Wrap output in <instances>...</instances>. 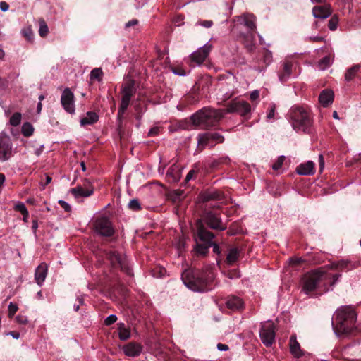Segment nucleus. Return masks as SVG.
<instances>
[{"mask_svg":"<svg viewBox=\"0 0 361 361\" xmlns=\"http://www.w3.org/2000/svg\"><path fill=\"white\" fill-rule=\"evenodd\" d=\"M15 210L20 212L21 214L25 213L26 214V211L27 209L26 208L25 204L21 202H18L14 206Z\"/></svg>","mask_w":361,"mask_h":361,"instance_id":"nucleus-43","label":"nucleus"},{"mask_svg":"<svg viewBox=\"0 0 361 361\" xmlns=\"http://www.w3.org/2000/svg\"><path fill=\"white\" fill-rule=\"evenodd\" d=\"M224 197V194L219 190H210L205 192L203 195V200L209 201L212 200H221Z\"/></svg>","mask_w":361,"mask_h":361,"instance_id":"nucleus-30","label":"nucleus"},{"mask_svg":"<svg viewBox=\"0 0 361 361\" xmlns=\"http://www.w3.org/2000/svg\"><path fill=\"white\" fill-rule=\"evenodd\" d=\"M118 337L121 341H126L130 337V331L128 327L123 323L118 324Z\"/></svg>","mask_w":361,"mask_h":361,"instance_id":"nucleus-29","label":"nucleus"},{"mask_svg":"<svg viewBox=\"0 0 361 361\" xmlns=\"http://www.w3.org/2000/svg\"><path fill=\"white\" fill-rule=\"evenodd\" d=\"M48 271V266L46 263H41L35 269V280L41 286L44 282Z\"/></svg>","mask_w":361,"mask_h":361,"instance_id":"nucleus-18","label":"nucleus"},{"mask_svg":"<svg viewBox=\"0 0 361 361\" xmlns=\"http://www.w3.org/2000/svg\"><path fill=\"white\" fill-rule=\"evenodd\" d=\"M255 20V17L252 14H243L242 16H237L235 19V21L244 25L251 30L256 28Z\"/></svg>","mask_w":361,"mask_h":361,"instance_id":"nucleus-17","label":"nucleus"},{"mask_svg":"<svg viewBox=\"0 0 361 361\" xmlns=\"http://www.w3.org/2000/svg\"><path fill=\"white\" fill-rule=\"evenodd\" d=\"M42 109V104L40 102H39L37 104V111L38 114H40Z\"/></svg>","mask_w":361,"mask_h":361,"instance_id":"nucleus-63","label":"nucleus"},{"mask_svg":"<svg viewBox=\"0 0 361 361\" xmlns=\"http://www.w3.org/2000/svg\"><path fill=\"white\" fill-rule=\"evenodd\" d=\"M106 257L112 267L121 268L128 275L132 274V270L127 262L126 257L122 256L116 251H110L106 254Z\"/></svg>","mask_w":361,"mask_h":361,"instance_id":"nucleus-8","label":"nucleus"},{"mask_svg":"<svg viewBox=\"0 0 361 361\" xmlns=\"http://www.w3.org/2000/svg\"><path fill=\"white\" fill-rule=\"evenodd\" d=\"M212 45L207 42L196 51H194L190 55L192 62L196 65H200L202 63L208 56L210 51L212 50Z\"/></svg>","mask_w":361,"mask_h":361,"instance_id":"nucleus-13","label":"nucleus"},{"mask_svg":"<svg viewBox=\"0 0 361 361\" xmlns=\"http://www.w3.org/2000/svg\"><path fill=\"white\" fill-rule=\"evenodd\" d=\"M132 97V95L122 93L121 102L118 112V116H121L125 113L128 107Z\"/></svg>","mask_w":361,"mask_h":361,"instance_id":"nucleus-28","label":"nucleus"},{"mask_svg":"<svg viewBox=\"0 0 361 361\" xmlns=\"http://www.w3.org/2000/svg\"><path fill=\"white\" fill-rule=\"evenodd\" d=\"M13 157V145L8 136L0 137V161L4 162Z\"/></svg>","mask_w":361,"mask_h":361,"instance_id":"nucleus-10","label":"nucleus"},{"mask_svg":"<svg viewBox=\"0 0 361 361\" xmlns=\"http://www.w3.org/2000/svg\"><path fill=\"white\" fill-rule=\"evenodd\" d=\"M360 65H354L351 68L347 70L345 74V79L346 81L352 80L356 75L357 73L360 70Z\"/></svg>","mask_w":361,"mask_h":361,"instance_id":"nucleus-34","label":"nucleus"},{"mask_svg":"<svg viewBox=\"0 0 361 361\" xmlns=\"http://www.w3.org/2000/svg\"><path fill=\"white\" fill-rule=\"evenodd\" d=\"M292 126L296 131H308L312 125V118L303 106H293L290 111Z\"/></svg>","mask_w":361,"mask_h":361,"instance_id":"nucleus-5","label":"nucleus"},{"mask_svg":"<svg viewBox=\"0 0 361 361\" xmlns=\"http://www.w3.org/2000/svg\"><path fill=\"white\" fill-rule=\"evenodd\" d=\"M181 278L189 289L196 292H204L210 289L209 285L214 279V274L211 269L202 272L185 270Z\"/></svg>","mask_w":361,"mask_h":361,"instance_id":"nucleus-4","label":"nucleus"},{"mask_svg":"<svg viewBox=\"0 0 361 361\" xmlns=\"http://www.w3.org/2000/svg\"><path fill=\"white\" fill-rule=\"evenodd\" d=\"M338 18L337 16H334L329 20L328 26L331 30H336V28L338 27Z\"/></svg>","mask_w":361,"mask_h":361,"instance_id":"nucleus-41","label":"nucleus"},{"mask_svg":"<svg viewBox=\"0 0 361 361\" xmlns=\"http://www.w3.org/2000/svg\"><path fill=\"white\" fill-rule=\"evenodd\" d=\"M99 119L98 115L93 111H88L86 116L80 119L81 126L92 125Z\"/></svg>","mask_w":361,"mask_h":361,"instance_id":"nucleus-27","label":"nucleus"},{"mask_svg":"<svg viewBox=\"0 0 361 361\" xmlns=\"http://www.w3.org/2000/svg\"><path fill=\"white\" fill-rule=\"evenodd\" d=\"M121 92L133 96L135 92L134 81L129 80L126 82L123 86Z\"/></svg>","mask_w":361,"mask_h":361,"instance_id":"nucleus-33","label":"nucleus"},{"mask_svg":"<svg viewBox=\"0 0 361 361\" xmlns=\"http://www.w3.org/2000/svg\"><path fill=\"white\" fill-rule=\"evenodd\" d=\"M142 349L143 348L141 344L135 342H130L123 348L125 355L133 357L139 356L142 352Z\"/></svg>","mask_w":361,"mask_h":361,"instance_id":"nucleus-15","label":"nucleus"},{"mask_svg":"<svg viewBox=\"0 0 361 361\" xmlns=\"http://www.w3.org/2000/svg\"><path fill=\"white\" fill-rule=\"evenodd\" d=\"M9 8V5L6 1H1L0 2V9L2 11H6Z\"/></svg>","mask_w":361,"mask_h":361,"instance_id":"nucleus-55","label":"nucleus"},{"mask_svg":"<svg viewBox=\"0 0 361 361\" xmlns=\"http://www.w3.org/2000/svg\"><path fill=\"white\" fill-rule=\"evenodd\" d=\"M301 259H290V262L293 264H298L300 262Z\"/></svg>","mask_w":361,"mask_h":361,"instance_id":"nucleus-64","label":"nucleus"},{"mask_svg":"<svg viewBox=\"0 0 361 361\" xmlns=\"http://www.w3.org/2000/svg\"><path fill=\"white\" fill-rule=\"evenodd\" d=\"M197 173V170L195 169H191L187 174L186 177H185V181H189Z\"/></svg>","mask_w":361,"mask_h":361,"instance_id":"nucleus-52","label":"nucleus"},{"mask_svg":"<svg viewBox=\"0 0 361 361\" xmlns=\"http://www.w3.org/2000/svg\"><path fill=\"white\" fill-rule=\"evenodd\" d=\"M319 162L320 171H322V169L324 167V160L323 156L321 154L319 156Z\"/></svg>","mask_w":361,"mask_h":361,"instance_id":"nucleus-58","label":"nucleus"},{"mask_svg":"<svg viewBox=\"0 0 361 361\" xmlns=\"http://www.w3.org/2000/svg\"><path fill=\"white\" fill-rule=\"evenodd\" d=\"M259 91L257 90H255L250 94V99L252 102H255L259 100Z\"/></svg>","mask_w":361,"mask_h":361,"instance_id":"nucleus-47","label":"nucleus"},{"mask_svg":"<svg viewBox=\"0 0 361 361\" xmlns=\"http://www.w3.org/2000/svg\"><path fill=\"white\" fill-rule=\"evenodd\" d=\"M212 133H205L198 135V147L202 150L206 146H213L214 143L212 140Z\"/></svg>","mask_w":361,"mask_h":361,"instance_id":"nucleus-26","label":"nucleus"},{"mask_svg":"<svg viewBox=\"0 0 361 361\" xmlns=\"http://www.w3.org/2000/svg\"><path fill=\"white\" fill-rule=\"evenodd\" d=\"M244 44L249 51H252L255 48V37L252 33L247 34L244 38Z\"/></svg>","mask_w":361,"mask_h":361,"instance_id":"nucleus-31","label":"nucleus"},{"mask_svg":"<svg viewBox=\"0 0 361 361\" xmlns=\"http://www.w3.org/2000/svg\"><path fill=\"white\" fill-rule=\"evenodd\" d=\"M197 235L199 239L204 243L197 244L195 247V252L197 254L204 256L208 252V249L212 247V240L214 235L202 225H200L198 227Z\"/></svg>","mask_w":361,"mask_h":361,"instance_id":"nucleus-6","label":"nucleus"},{"mask_svg":"<svg viewBox=\"0 0 361 361\" xmlns=\"http://www.w3.org/2000/svg\"><path fill=\"white\" fill-rule=\"evenodd\" d=\"M128 207L133 211H139L141 209V205L137 199H133L128 203Z\"/></svg>","mask_w":361,"mask_h":361,"instance_id":"nucleus-40","label":"nucleus"},{"mask_svg":"<svg viewBox=\"0 0 361 361\" xmlns=\"http://www.w3.org/2000/svg\"><path fill=\"white\" fill-rule=\"evenodd\" d=\"M341 277V274L331 275L326 269L319 268L305 274L301 279L302 291L306 295L313 294L317 289L329 290L327 283L333 287Z\"/></svg>","mask_w":361,"mask_h":361,"instance_id":"nucleus-2","label":"nucleus"},{"mask_svg":"<svg viewBox=\"0 0 361 361\" xmlns=\"http://www.w3.org/2000/svg\"><path fill=\"white\" fill-rule=\"evenodd\" d=\"M284 160H285L284 156H280L279 157H278L277 160L272 165V169L275 171L279 170L282 166V165L284 162Z\"/></svg>","mask_w":361,"mask_h":361,"instance_id":"nucleus-42","label":"nucleus"},{"mask_svg":"<svg viewBox=\"0 0 361 361\" xmlns=\"http://www.w3.org/2000/svg\"><path fill=\"white\" fill-rule=\"evenodd\" d=\"M71 192L77 197H87L92 195L94 192V189L92 187L84 188L82 186H77L71 190Z\"/></svg>","mask_w":361,"mask_h":361,"instance_id":"nucleus-25","label":"nucleus"},{"mask_svg":"<svg viewBox=\"0 0 361 361\" xmlns=\"http://www.w3.org/2000/svg\"><path fill=\"white\" fill-rule=\"evenodd\" d=\"M312 14L316 18L325 19L331 14V8L329 4L314 6Z\"/></svg>","mask_w":361,"mask_h":361,"instance_id":"nucleus-16","label":"nucleus"},{"mask_svg":"<svg viewBox=\"0 0 361 361\" xmlns=\"http://www.w3.org/2000/svg\"><path fill=\"white\" fill-rule=\"evenodd\" d=\"M117 320V317L116 314H110L104 320V324L106 326H110L114 324Z\"/></svg>","mask_w":361,"mask_h":361,"instance_id":"nucleus-46","label":"nucleus"},{"mask_svg":"<svg viewBox=\"0 0 361 361\" xmlns=\"http://www.w3.org/2000/svg\"><path fill=\"white\" fill-rule=\"evenodd\" d=\"M296 172L302 176H310L314 173V164L312 161L300 164L296 169Z\"/></svg>","mask_w":361,"mask_h":361,"instance_id":"nucleus-21","label":"nucleus"},{"mask_svg":"<svg viewBox=\"0 0 361 361\" xmlns=\"http://www.w3.org/2000/svg\"><path fill=\"white\" fill-rule=\"evenodd\" d=\"M94 229L97 234L104 237H111L115 233L111 221L106 216H99L96 219Z\"/></svg>","mask_w":361,"mask_h":361,"instance_id":"nucleus-7","label":"nucleus"},{"mask_svg":"<svg viewBox=\"0 0 361 361\" xmlns=\"http://www.w3.org/2000/svg\"><path fill=\"white\" fill-rule=\"evenodd\" d=\"M23 214V221L24 222H27V219H28V217H29V212L28 210L26 211V214L25 213L22 214Z\"/></svg>","mask_w":361,"mask_h":361,"instance_id":"nucleus-61","label":"nucleus"},{"mask_svg":"<svg viewBox=\"0 0 361 361\" xmlns=\"http://www.w3.org/2000/svg\"><path fill=\"white\" fill-rule=\"evenodd\" d=\"M334 94L331 90H323L319 97V103L324 106L326 107L332 104L334 101Z\"/></svg>","mask_w":361,"mask_h":361,"instance_id":"nucleus-23","label":"nucleus"},{"mask_svg":"<svg viewBox=\"0 0 361 361\" xmlns=\"http://www.w3.org/2000/svg\"><path fill=\"white\" fill-rule=\"evenodd\" d=\"M205 221L207 225L213 229L219 231H224L226 229V226L222 223L220 217L212 212L207 214Z\"/></svg>","mask_w":361,"mask_h":361,"instance_id":"nucleus-14","label":"nucleus"},{"mask_svg":"<svg viewBox=\"0 0 361 361\" xmlns=\"http://www.w3.org/2000/svg\"><path fill=\"white\" fill-rule=\"evenodd\" d=\"M181 177V170L179 166L173 164L168 170L166 178L169 183L178 182Z\"/></svg>","mask_w":361,"mask_h":361,"instance_id":"nucleus-20","label":"nucleus"},{"mask_svg":"<svg viewBox=\"0 0 361 361\" xmlns=\"http://www.w3.org/2000/svg\"><path fill=\"white\" fill-rule=\"evenodd\" d=\"M225 113H235L245 118H249L252 113L250 104L244 100L235 99L229 102L226 110L204 108L191 116L195 126L207 128L214 126Z\"/></svg>","mask_w":361,"mask_h":361,"instance_id":"nucleus-1","label":"nucleus"},{"mask_svg":"<svg viewBox=\"0 0 361 361\" xmlns=\"http://www.w3.org/2000/svg\"><path fill=\"white\" fill-rule=\"evenodd\" d=\"M173 72L176 75H180V76H184L186 75V72L183 69H180V68L173 69Z\"/></svg>","mask_w":361,"mask_h":361,"instance_id":"nucleus-56","label":"nucleus"},{"mask_svg":"<svg viewBox=\"0 0 361 361\" xmlns=\"http://www.w3.org/2000/svg\"><path fill=\"white\" fill-rule=\"evenodd\" d=\"M7 335L12 336V337L15 339H18L20 337V334L18 332H15V331H11V332L8 333Z\"/></svg>","mask_w":361,"mask_h":361,"instance_id":"nucleus-59","label":"nucleus"},{"mask_svg":"<svg viewBox=\"0 0 361 361\" xmlns=\"http://www.w3.org/2000/svg\"><path fill=\"white\" fill-rule=\"evenodd\" d=\"M235 94V92L234 90L232 91H228L224 93L223 95L224 99L227 100L230 99L232 96H233Z\"/></svg>","mask_w":361,"mask_h":361,"instance_id":"nucleus-54","label":"nucleus"},{"mask_svg":"<svg viewBox=\"0 0 361 361\" xmlns=\"http://www.w3.org/2000/svg\"><path fill=\"white\" fill-rule=\"evenodd\" d=\"M238 257L239 250L237 248H232L227 255L226 261L228 264H232L238 260Z\"/></svg>","mask_w":361,"mask_h":361,"instance_id":"nucleus-35","label":"nucleus"},{"mask_svg":"<svg viewBox=\"0 0 361 361\" xmlns=\"http://www.w3.org/2000/svg\"><path fill=\"white\" fill-rule=\"evenodd\" d=\"M138 24V20L137 19H133L131 20H129L125 24V28L128 29L130 27L135 26Z\"/></svg>","mask_w":361,"mask_h":361,"instance_id":"nucleus-53","label":"nucleus"},{"mask_svg":"<svg viewBox=\"0 0 361 361\" xmlns=\"http://www.w3.org/2000/svg\"><path fill=\"white\" fill-rule=\"evenodd\" d=\"M73 92L68 87L65 88L61 97V104L64 110L71 114L75 113V99Z\"/></svg>","mask_w":361,"mask_h":361,"instance_id":"nucleus-11","label":"nucleus"},{"mask_svg":"<svg viewBox=\"0 0 361 361\" xmlns=\"http://www.w3.org/2000/svg\"><path fill=\"white\" fill-rule=\"evenodd\" d=\"M275 326L271 321H267L262 324L259 335L264 345H271L275 340Z\"/></svg>","mask_w":361,"mask_h":361,"instance_id":"nucleus-9","label":"nucleus"},{"mask_svg":"<svg viewBox=\"0 0 361 361\" xmlns=\"http://www.w3.org/2000/svg\"><path fill=\"white\" fill-rule=\"evenodd\" d=\"M58 202H59V204H60V206H61L63 209H64V210H65L66 212H69V211L71 210V206H70V204H69L68 202H66V201L62 200H59Z\"/></svg>","mask_w":361,"mask_h":361,"instance_id":"nucleus-51","label":"nucleus"},{"mask_svg":"<svg viewBox=\"0 0 361 361\" xmlns=\"http://www.w3.org/2000/svg\"><path fill=\"white\" fill-rule=\"evenodd\" d=\"M275 110H276V105L271 104L269 109V112L267 113V118L268 119H271L274 117Z\"/></svg>","mask_w":361,"mask_h":361,"instance_id":"nucleus-48","label":"nucleus"},{"mask_svg":"<svg viewBox=\"0 0 361 361\" xmlns=\"http://www.w3.org/2000/svg\"><path fill=\"white\" fill-rule=\"evenodd\" d=\"M45 179H46L45 180V183L43 185V188H44L45 185H48L51 181V178L49 176H46V178Z\"/></svg>","mask_w":361,"mask_h":361,"instance_id":"nucleus-62","label":"nucleus"},{"mask_svg":"<svg viewBox=\"0 0 361 361\" xmlns=\"http://www.w3.org/2000/svg\"><path fill=\"white\" fill-rule=\"evenodd\" d=\"M183 191L181 190L174 191L171 195L173 201L176 202L180 200Z\"/></svg>","mask_w":361,"mask_h":361,"instance_id":"nucleus-49","label":"nucleus"},{"mask_svg":"<svg viewBox=\"0 0 361 361\" xmlns=\"http://www.w3.org/2000/svg\"><path fill=\"white\" fill-rule=\"evenodd\" d=\"M290 349L291 354L297 358L303 355V352L300 348V343L297 341L295 335H292L290 338Z\"/></svg>","mask_w":361,"mask_h":361,"instance_id":"nucleus-24","label":"nucleus"},{"mask_svg":"<svg viewBox=\"0 0 361 361\" xmlns=\"http://www.w3.org/2000/svg\"><path fill=\"white\" fill-rule=\"evenodd\" d=\"M21 131L23 135L29 137L32 135L34 128L30 123L26 122L23 125Z\"/></svg>","mask_w":361,"mask_h":361,"instance_id":"nucleus-37","label":"nucleus"},{"mask_svg":"<svg viewBox=\"0 0 361 361\" xmlns=\"http://www.w3.org/2000/svg\"><path fill=\"white\" fill-rule=\"evenodd\" d=\"M217 348L220 351H226L228 349V346L226 344L219 343L217 345Z\"/></svg>","mask_w":361,"mask_h":361,"instance_id":"nucleus-57","label":"nucleus"},{"mask_svg":"<svg viewBox=\"0 0 361 361\" xmlns=\"http://www.w3.org/2000/svg\"><path fill=\"white\" fill-rule=\"evenodd\" d=\"M212 246L213 247L214 252H215L216 254H219L220 253L219 247L217 244L212 243Z\"/></svg>","mask_w":361,"mask_h":361,"instance_id":"nucleus-60","label":"nucleus"},{"mask_svg":"<svg viewBox=\"0 0 361 361\" xmlns=\"http://www.w3.org/2000/svg\"><path fill=\"white\" fill-rule=\"evenodd\" d=\"M334 60V56L329 54L322 59L318 63V66L321 70H325L331 66Z\"/></svg>","mask_w":361,"mask_h":361,"instance_id":"nucleus-32","label":"nucleus"},{"mask_svg":"<svg viewBox=\"0 0 361 361\" xmlns=\"http://www.w3.org/2000/svg\"><path fill=\"white\" fill-rule=\"evenodd\" d=\"M198 25H202L206 28H209L212 26L213 22L212 20L199 21L196 23Z\"/></svg>","mask_w":361,"mask_h":361,"instance_id":"nucleus-50","label":"nucleus"},{"mask_svg":"<svg viewBox=\"0 0 361 361\" xmlns=\"http://www.w3.org/2000/svg\"><path fill=\"white\" fill-rule=\"evenodd\" d=\"M226 305L233 311L240 310L244 308V302L240 297L230 295L228 297Z\"/></svg>","mask_w":361,"mask_h":361,"instance_id":"nucleus-19","label":"nucleus"},{"mask_svg":"<svg viewBox=\"0 0 361 361\" xmlns=\"http://www.w3.org/2000/svg\"><path fill=\"white\" fill-rule=\"evenodd\" d=\"M357 314L352 305L341 306L334 314L332 326L338 336L351 334L356 329Z\"/></svg>","mask_w":361,"mask_h":361,"instance_id":"nucleus-3","label":"nucleus"},{"mask_svg":"<svg viewBox=\"0 0 361 361\" xmlns=\"http://www.w3.org/2000/svg\"><path fill=\"white\" fill-rule=\"evenodd\" d=\"M21 118V114L16 112L13 114L10 118L9 123L12 126H18L20 123Z\"/></svg>","mask_w":361,"mask_h":361,"instance_id":"nucleus-38","label":"nucleus"},{"mask_svg":"<svg viewBox=\"0 0 361 361\" xmlns=\"http://www.w3.org/2000/svg\"><path fill=\"white\" fill-rule=\"evenodd\" d=\"M211 137L214 144L216 142L221 143L224 141V137L217 133H212Z\"/></svg>","mask_w":361,"mask_h":361,"instance_id":"nucleus-45","label":"nucleus"},{"mask_svg":"<svg viewBox=\"0 0 361 361\" xmlns=\"http://www.w3.org/2000/svg\"><path fill=\"white\" fill-rule=\"evenodd\" d=\"M361 264L360 262H351L347 259H342L334 264L336 269L339 270L350 271L358 267Z\"/></svg>","mask_w":361,"mask_h":361,"instance_id":"nucleus-22","label":"nucleus"},{"mask_svg":"<svg viewBox=\"0 0 361 361\" xmlns=\"http://www.w3.org/2000/svg\"><path fill=\"white\" fill-rule=\"evenodd\" d=\"M49 32L48 26L44 20L39 23V34L41 37H45Z\"/></svg>","mask_w":361,"mask_h":361,"instance_id":"nucleus-39","label":"nucleus"},{"mask_svg":"<svg viewBox=\"0 0 361 361\" xmlns=\"http://www.w3.org/2000/svg\"><path fill=\"white\" fill-rule=\"evenodd\" d=\"M103 72L101 68H95L90 72V80H97L101 81L102 79Z\"/></svg>","mask_w":361,"mask_h":361,"instance_id":"nucleus-36","label":"nucleus"},{"mask_svg":"<svg viewBox=\"0 0 361 361\" xmlns=\"http://www.w3.org/2000/svg\"><path fill=\"white\" fill-rule=\"evenodd\" d=\"M18 307L16 304L11 302L8 305V316L12 317L18 311Z\"/></svg>","mask_w":361,"mask_h":361,"instance_id":"nucleus-44","label":"nucleus"},{"mask_svg":"<svg viewBox=\"0 0 361 361\" xmlns=\"http://www.w3.org/2000/svg\"><path fill=\"white\" fill-rule=\"evenodd\" d=\"M296 63L291 59H286L281 63V69L278 73L279 79L281 82H285L289 80L292 75L293 69H295Z\"/></svg>","mask_w":361,"mask_h":361,"instance_id":"nucleus-12","label":"nucleus"}]
</instances>
